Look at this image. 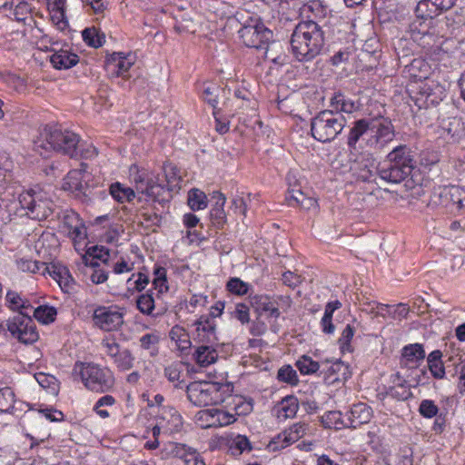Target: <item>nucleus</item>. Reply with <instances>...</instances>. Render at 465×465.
I'll return each instance as SVG.
<instances>
[{"label": "nucleus", "mask_w": 465, "mask_h": 465, "mask_svg": "<svg viewBox=\"0 0 465 465\" xmlns=\"http://www.w3.org/2000/svg\"><path fill=\"white\" fill-rule=\"evenodd\" d=\"M395 137L394 126L389 118L382 116L367 119H360L354 122L351 128L347 145L351 155L359 153L361 148L360 140L365 141L366 145L381 150Z\"/></svg>", "instance_id": "f257e3e1"}, {"label": "nucleus", "mask_w": 465, "mask_h": 465, "mask_svg": "<svg viewBox=\"0 0 465 465\" xmlns=\"http://www.w3.org/2000/svg\"><path fill=\"white\" fill-rule=\"evenodd\" d=\"M325 40V31L322 25L312 20L302 21L291 36L292 54L299 62H311L322 53Z\"/></svg>", "instance_id": "f03ea898"}, {"label": "nucleus", "mask_w": 465, "mask_h": 465, "mask_svg": "<svg viewBox=\"0 0 465 465\" xmlns=\"http://www.w3.org/2000/svg\"><path fill=\"white\" fill-rule=\"evenodd\" d=\"M79 143L80 137L75 133L46 126L34 142V149L44 157H47L51 151H55L71 158H77Z\"/></svg>", "instance_id": "7ed1b4c3"}, {"label": "nucleus", "mask_w": 465, "mask_h": 465, "mask_svg": "<svg viewBox=\"0 0 465 465\" xmlns=\"http://www.w3.org/2000/svg\"><path fill=\"white\" fill-rule=\"evenodd\" d=\"M416 167L415 153L406 144L394 147L379 169V176L389 183H400L409 177Z\"/></svg>", "instance_id": "20e7f679"}, {"label": "nucleus", "mask_w": 465, "mask_h": 465, "mask_svg": "<svg viewBox=\"0 0 465 465\" xmlns=\"http://www.w3.org/2000/svg\"><path fill=\"white\" fill-rule=\"evenodd\" d=\"M244 15L242 12L236 14L237 19L242 24L238 32L241 39L247 47L265 49V56L271 59L268 52L269 43L273 36L272 31L267 28L257 15H250L246 20L242 22ZM272 60L275 61V58H272Z\"/></svg>", "instance_id": "39448f33"}, {"label": "nucleus", "mask_w": 465, "mask_h": 465, "mask_svg": "<svg viewBox=\"0 0 465 465\" xmlns=\"http://www.w3.org/2000/svg\"><path fill=\"white\" fill-rule=\"evenodd\" d=\"M346 125V119L333 110H323L311 121L312 137L322 143L334 140Z\"/></svg>", "instance_id": "423d86ee"}, {"label": "nucleus", "mask_w": 465, "mask_h": 465, "mask_svg": "<svg viewBox=\"0 0 465 465\" xmlns=\"http://www.w3.org/2000/svg\"><path fill=\"white\" fill-rule=\"evenodd\" d=\"M85 388L97 393L109 391L114 385L113 372L108 368H103L92 362H80L74 366Z\"/></svg>", "instance_id": "0eeeda50"}, {"label": "nucleus", "mask_w": 465, "mask_h": 465, "mask_svg": "<svg viewBox=\"0 0 465 465\" xmlns=\"http://www.w3.org/2000/svg\"><path fill=\"white\" fill-rule=\"evenodd\" d=\"M18 202L25 215L33 220H45L53 213V201L40 188L30 189L19 194Z\"/></svg>", "instance_id": "6e6552de"}, {"label": "nucleus", "mask_w": 465, "mask_h": 465, "mask_svg": "<svg viewBox=\"0 0 465 465\" xmlns=\"http://www.w3.org/2000/svg\"><path fill=\"white\" fill-rule=\"evenodd\" d=\"M442 11L436 10L425 2H419L415 8V17L409 25V34L414 42L422 41L425 38H432L435 35L433 28L434 18Z\"/></svg>", "instance_id": "1a4fd4ad"}, {"label": "nucleus", "mask_w": 465, "mask_h": 465, "mask_svg": "<svg viewBox=\"0 0 465 465\" xmlns=\"http://www.w3.org/2000/svg\"><path fill=\"white\" fill-rule=\"evenodd\" d=\"M188 400L195 406H208L223 401L220 382L193 381L185 386Z\"/></svg>", "instance_id": "9d476101"}, {"label": "nucleus", "mask_w": 465, "mask_h": 465, "mask_svg": "<svg viewBox=\"0 0 465 465\" xmlns=\"http://www.w3.org/2000/svg\"><path fill=\"white\" fill-rule=\"evenodd\" d=\"M7 330L20 342L31 344L39 338L36 326L30 314L16 313L6 321Z\"/></svg>", "instance_id": "9b49d317"}, {"label": "nucleus", "mask_w": 465, "mask_h": 465, "mask_svg": "<svg viewBox=\"0 0 465 465\" xmlns=\"http://www.w3.org/2000/svg\"><path fill=\"white\" fill-rule=\"evenodd\" d=\"M431 203L456 213L465 205V191L455 185L439 187L431 195Z\"/></svg>", "instance_id": "f8f14e48"}, {"label": "nucleus", "mask_w": 465, "mask_h": 465, "mask_svg": "<svg viewBox=\"0 0 465 465\" xmlns=\"http://www.w3.org/2000/svg\"><path fill=\"white\" fill-rule=\"evenodd\" d=\"M350 159L354 162L351 167L353 175L362 182H371L376 178L379 170L376 165V161L371 153H359L355 155H351L349 151Z\"/></svg>", "instance_id": "ddd939ff"}, {"label": "nucleus", "mask_w": 465, "mask_h": 465, "mask_svg": "<svg viewBox=\"0 0 465 465\" xmlns=\"http://www.w3.org/2000/svg\"><path fill=\"white\" fill-rule=\"evenodd\" d=\"M81 166V169H74L67 173L62 187L64 191L71 192L75 197L84 199L90 193L87 184L89 174L85 170L86 164L82 163Z\"/></svg>", "instance_id": "4468645a"}, {"label": "nucleus", "mask_w": 465, "mask_h": 465, "mask_svg": "<svg viewBox=\"0 0 465 465\" xmlns=\"http://www.w3.org/2000/svg\"><path fill=\"white\" fill-rule=\"evenodd\" d=\"M93 321L100 329L111 331L124 323L123 313L109 307H98L94 312Z\"/></svg>", "instance_id": "2eb2a0df"}, {"label": "nucleus", "mask_w": 465, "mask_h": 465, "mask_svg": "<svg viewBox=\"0 0 465 465\" xmlns=\"http://www.w3.org/2000/svg\"><path fill=\"white\" fill-rule=\"evenodd\" d=\"M163 428V434L179 432L183 428V418L179 411L171 406H163L155 418Z\"/></svg>", "instance_id": "dca6fc26"}, {"label": "nucleus", "mask_w": 465, "mask_h": 465, "mask_svg": "<svg viewBox=\"0 0 465 465\" xmlns=\"http://www.w3.org/2000/svg\"><path fill=\"white\" fill-rule=\"evenodd\" d=\"M60 228L62 232L74 241L84 239L86 230L79 215L73 211H65L63 214Z\"/></svg>", "instance_id": "f3484780"}, {"label": "nucleus", "mask_w": 465, "mask_h": 465, "mask_svg": "<svg viewBox=\"0 0 465 465\" xmlns=\"http://www.w3.org/2000/svg\"><path fill=\"white\" fill-rule=\"evenodd\" d=\"M420 96L416 98L420 103L419 106L436 105L442 101L444 96V89L441 85L431 82L421 83L419 86Z\"/></svg>", "instance_id": "a211bd4d"}, {"label": "nucleus", "mask_w": 465, "mask_h": 465, "mask_svg": "<svg viewBox=\"0 0 465 465\" xmlns=\"http://www.w3.org/2000/svg\"><path fill=\"white\" fill-rule=\"evenodd\" d=\"M134 64L131 54L114 53L106 60L105 69L112 76H125V74Z\"/></svg>", "instance_id": "6ab92c4d"}, {"label": "nucleus", "mask_w": 465, "mask_h": 465, "mask_svg": "<svg viewBox=\"0 0 465 465\" xmlns=\"http://www.w3.org/2000/svg\"><path fill=\"white\" fill-rule=\"evenodd\" d=\"M170 191L172 190L166 186L163 180L160 177V174L155 175L151 173L146 191L143 192V194H145L153 202L162 203L167 202L171 197Z\"/></svg>", "instance_id": "aec40b11"}, {"label": "nucleus", "mask_w": 465, "mask_h": 465, "mask_svg": "<svg viewBox=\"0 0 465 465\" xmlns=\"http://www.w3.org/2000/svg\"><path fill=\"white\" fill-rule=\"evenodd\" d=\"M170 191L172 190L166 186L163 180L160 177V174L155 175L151 173L146 191L143 192V194H145L153 202L162 203L167 202L171 197Z\"/></svg>", "instance_id": "412c9836"}, {"label": "nucleus", "mask_w": 465, "mask_h": 465, "mask_svg": "<svg viewBox=\"0 0 465 465\" xmlns=\"http://www.w3.org/2000/svg\"><path fill=\"white\" fill-rule=\"evenodd\" d=\"M425 351L419 343L406 345L402 349L400 364L403 368L416 369L423 361Z\"/></svg>", "instance_id": "4be33fe9"}, {"label": "nucleus", "mask_w": 465, "mask_h": 465, "mask_svg": "<svg viewBox=\"0 0 465 465\" xmlns=\"http://www.w3.org/2000/svg\"><path fill=\"white\" fill-rule=\"evenodd\" d=\"M251 303L259 316L265 314L268 318L278 319L281 315L278 306L271 296L254 295L251 298Z\"/></svg>", "instance_id": "5701e85b"}, {"label": "nucleus", "mask_w": 465, "mask_h": 465, "mask_svg": "<svg viewBox=\"0 0 465 465\" xmlns=\"http://www.w3.org/2000/svg\"><path fill=\"white\" fill-rule=\"evenodd\" d=\"M196 326V339L202 343H216V324L214 320L208 316H201L194 323Z\"/></svg>", "instance_id": "b1692460"}, {"label": "nucleus", "mask_w": 465, "mask_h": 465, "mask_svg": "<svg viewBox=\"0 0 465 465\" xmlns=\"http://www.w3.org/2000/svg\"><path fill=\"white\" fill-rule=\"evenodd\" d=\"M405 74L415 82L427 80L431 74V67L422 58H415L405 66Z\"/></svg>", "instance_id": "393cba45"}, {"label": "nucleus", "mask_w": 465, "mask_h": 465, "mask_svg": "<svg viewBox=\"0 0 465 465\" xmlns=\"http://www.w3.org/2000/svg\"><path fill=\"white\" fill-rule=\"evenodd\" d=\"M391 381L392 385L386 391V395L397 401H406L411 397L410 386L407 381L400 375L399 372L391 375Z\"/></svg>", "instance_id": "a878e982"}, {"label": "nucleus", "mask_w": 465, "mask_h": 465, "mask_svg": "<svg viewBox=\"0 0 465 465\" xmlns=\"http://www.w3.org/2000/svg\"><path fill=\"white\" fill-rule=\"evenodd\" d=\"M214 344L202 343L196 346L193 353V361L202 367L214 363L218 359V351L213 347Z\"/></svg>", "instance_id": "bb28decb"}, {"label": "nucleus", "mask_w": 465, "mask_h": 465, "mask_svg": "<svg viewBox=\"0 0 465 465\" xmlns=\"http://www.w3.org/2000/svg\"><path fill=\"white\" fill-rule=\"evenodd\" d=\"M49 275L58 283L65 293H72L75 291L76 282L65 267L53 265L52 271L47 272Z\"/></svg>", "instance_id": "cd10ccee"}, {"label": "nucleus", "mask_w": 465, "mask_h": 465, "mask_svg": "<svg viewBox=\"0 0 465 465\" xmlns=\"http://www.w3.org/2000/svg\"><path fill=\"white\" fill-rule=\"evenodd\" d=\"M212 198L215 200V203L210 211V217L213 226L222 228L226 223V213L223 208L226 197L221 192L216 191L213 193Z\"/></svg>", "instance_id": "c85d7f7f"}, {"label": "nucleus", "mask_w": 465, "mask_h": 465, "mask_svg": "<svg viewBox=\"0 0 465 465\" xmlns=\"http://www.w3.org/2000/svg\"><path fill=\"white\" fill-rule=\"evenodd\" d=\"M5 303L11 311L17 312V313L30 314L33 310L30 302L15 291L6 292Z\"/></svg>", "instance_id": "c756f323"}, {"label": "nucleus", "mask_w": 465, "mask_h": 465, "mask_svg": "<svg viewBox=\"0 0 465 465\" xmlns=\"http://www.w3.org/2000/svg\"><path fill=\"white\" fill-rule=\"evenodd\" d=\"M79 61L77 54L67 50H59L50 56V62L55 69H69Z\"/></svg>", "instance_id": "7c9ffc66"}, {"label": "nucleus", "mask_w": 465, "mask_h": 465, "mask_svg": "<svg viewBox=\"0 0 465 465\" xmlns=\"http://www.w3.org/2000/svg\"><path fill=\"white\" fill-rule=\"evenodd\" d=\"M371 418V409L365 403L354 404L350 412V426L356 428L359 425L365 424Z\"/></svg>", "instance_id": "2f4dec72"}, {"label": "nucleus", "mask_w": 465, "mask_h": 465, "mask_svg": "<svg viewBox=\"0 0 465 465\" xmlns=\"http://www.w3.org/2000/svg\"><path fill=\"white\" fill-rule=\"evenodd\" d=\"M109 256V250L105 247L92 246L88 248L86 254L83 256V261L86 266L94 268L99 266L96 260L107 262Z\"/></svg>", "instance_id": "473e14b6"}, {"label": "nucleus", "mask_w": 465, "mask_h": 465, "mask_svg": "<svg viewBox=\"0 0 465 465\" xmlns=\"http://www.w3.org/2000/svg\"><path fill=\"white\" fill-rule=\"evenodd\" d=\"M195 449L186 446L185 444L177 442H168L164 446L163 454L166 458L175 457L186 463L189 455L193 453Z\"/></svg>", "instance_id": "72a5a7b5"}, {"label": "nucleus", "mask_w": 465, "mask_h": 465, "mask_svg": "<svg viewBox=\"0 0 465 465\" xmlns=\"http://www.w3.org/2000/svg\"><path fill=\"white\" fill-rule=\"evenodd\" d=\"M299 409L297 398L287 396L283 398L278 404L277 415L279 418L289 419L293 418Z\"/></svg>", "instance_id": "f704fd0d"}, {"label": "nucleus", "mask_w": 465, "mask_h": 465, "mask_svg": "<svg viewBox=\"0 0 465 465\" xmlns=\"http://www.w3.org/2000/svg\"><path fill=\"white\" fill-rule=\"evenodd\" d=\"M331 106L339 114H351L357 109L355 103L341 93L335 94L331 99Z\"/></svg>", "instance_id": "c9c22d12"}, {"label": "nucleus", "mask_w": 465, "mask_h": 465, "mask_svg": "<svg viewBox=\"0 0 465 465\" xmlns=\"http://www.w3.org/2000/svg\"><path fill=\"white\" fill-rule=\"evenodd\" d=\"M110 193L119 203H130L135 197V193L132 188L126 187L120 183H114L110 186Z\"/></svg>", "instance_id": "e433bc0d"}, {"label": "nucleus", "mask_w": 465, "mask_h": 465, "mask_svg": "<svg viewBox=\"0 0 465 465\" xmlns=\"http://www.w3.org/2000/svg\"><path fill=\"white\" fill-rule=\"evenodd\" d=\"M182 373L181 362H173L164 368V376L170 382L173 383V386L177 389H183L186 386L185 382L181 380Z\"/></svg>", "instance_id": "4c0bfd02"}, {"label": "nucleus", "mask_w": 465, "mask_h": 465, "mask_svg": "<svg viewBox=\"0 0 465 465\" xmlns=\"http://www.w3.org/2000/svg\"><path fill=\"white\" fill-rule=\"evenodd\" d=\"M163 180L168 188L173 190L178 187L181 176L178 168L173 163H164L163 166Z\"/></svg>", "instance_id": "58836bf2"}, {"label": "nucleus", "mask_w": 465, "mask_h": 465, "mask_svg": "<svg viewBox=\"0 0 465 465\" xmlns=\"http://www.w3.org/2000/svg\"><path fill=\"white\" fill-rule=\"evenodd\" d=\"M34 317L44 324H49L55 320L57 311L53 306L41 305L31 311Z\"/></svg>", "instance_id": "ea45409f"}, {"label": "nucleus", "mask_w": 465, "mask_h": 465, "mask_svg": "<svg viewBox=\"0 0 465 465\" xmlns=\"http://www.w3.org/2000/svg\"><path fill=\"white\" fill-rule=\"evenodd\" d=\"M187 203L193 211L203 210L207 207V197L199 189H192L188 193Z\"/></svg>", "instance_id": "a19ab883"}, {"label": "nucleus", "mask_w": 465, "mask_h": 465, "mask_svg": "<svg viewBox=\"0 0 465 465\" xmlns=\"http://www.w3.org/2000/svg\"><path fill=\"white\" fill-rule=\"evenodd\" d=\"M82 36L86 45L89 46L98 48L105 42V35L100 33L96 28H85L82 32Z\"/></svg>", "instance_id": "79ce46f5"}, {"label": "nucleus", "mask_w": 465, "mask_h": 465, "mask_svg": "<svg viewBox=\"0 0 465 465\" xmlns=\"http://www.w3.org/2000/svg\"><path fill=\"white\" fill-rule=\"evenodd\" d=\"M169 334L170 338L176 341L181 351H185L191 348L192 342L184 329L179 326H174L172 328Z\"/></svg>", "instance_id": "37998d69"}, {"label": "nucleus", "mask_w": 465, "mask_h": 465, "mask_svg": "<svg viewBox=\"0 0 465 465\" xmlns=\"http://www.w3.org/2000/svg\"><path fill=\"white\" fill-rule=\"evenodd\" d=\"M322 422L325 428L335 430H341V428L348 426L342 420L341 412L337 411L326 412L322 418Z\"/></svg>", "instance_id": "c03bdc74"}, {"label": "nucleus", "mask_w": 465, "mask_h": 465, "mask_svg": "<svg viewBox=\"0 0 465 465\" xmlns=\"http://www.w3.org/2000/svg\"><path fill=\"white\" fill-rule=\"evenodd\" d=\"M18 268L23 272H29L32 273H41L43 275L49 272V267L45 262H39L32 260L21 259L17 262Z\"/></svg>", "instance_id": "a18cd8bd"}, {"label": "nucleus", "mask_w": 465, "mask_h": 465, "mask_svg": "<svg viewBox=\"0 0 465 465\" xmlns=\"http://www.w3.org/2000/svg\"><path fill=\"white\" fill-rule=\"evenodd\" d=\"M138 310L146 315H152L155 308L154 299L153 297V291L149 290L147 292L141 294L136 301Z\"/></svg>", "instance_id": "49530a36"}, {"label": "nucleus", "mask_w": 465, "mask_h": 465, "mask_svg": "<svg viewBox=\"0 0 465 465\" xmlns=\"http://www.w3.org/2000/svg\"><path fill=\"white\" fill-rule=\"evenodd\" d=\"M285 430L287 436H283L292 444L307 434L309 425L305 422H297Z\"/></svg>", "instance_id": "de8ad7c7"}, {"label": "nucleus", "mask_w": 465, "mask_h": 465, "mask_svg": "<svg viewBox=\"0 0 465 465\" xmlns=\"http://www.w3.org/2000/svg\"><path fill=\"white\" fill-rule=\"evenodd\" d=\"M295 365L300 372L304 375L315 373L320 368L319 363L307 355H302Z\"/></svg>", "instance_id": "09e8293b"}, {"label": "nucleus", "mask_w": 465, "mask_h": 465, "mask_svg": "<svg viewBox=\"0 0 465 465\" xmlns=\"http://www.w3.org/2000/svg\"><path fill=\"white\" fill-rule=\"evenodd\" d=\"M134 357L128 349H123L121 353L114 360L119 371H125L133 368Z\"/></svg>", "instance_id": "8fccbe9b"}, {"label": "nucleus", "mask_w": 465, "mask_h": 465, "mask_svg": "<svg viewBox=\"0 0 465 465\" xmlns=\"http://www.w3.org/2000/svg\"><path fill=\"white\" fill-rule=\"evenodd\" d=\"M35 379L37 383L44 389L49 390L51 393H56L58 391L57 380L54 376L39 372L35 374Z\"/></svg>", "instance_id": "3c124183"}, {"label": "nucleus", "mask_w": 465, "mask_h": 465, "mask_svg": "<svg viewBox=\"0 0 465 465\" xmlns=\"http://www.w3.org/2000/svg\"><path fill=\"white\" fill-rule=\"evenodd\" d=\"M15 401V393L11 388L5 387L0 390V411H11L14 409Z\"/></svg>", "instance_id": "603ef678"}, {"label": "nucleus", "mask_w": 465, "mask_h": 465, "mask_svg": "<svg viewBox=\"0 0 465 465\" xmlns=\"http://www.w3.org/2000/svg\"><path fill=\"white\" fill-rule=\"evenodd\" d=\"M159 337L153 333H146L140 338V345L143 350L150 351L151 356H155L158 353L157 344Z\"/></svg>", "instance_id": "864d4df0"}, {"label": "nucleus", "mask_w": 465, "mask_h": 465, "mask_svg": "<svg viewBox=\"0 0 465 465\" xmlns=\"http://www.w3.org/2000/svg\"><path fill=\"white\" fill-rule=\"evenodd\" d=\"M214 414L215 428L227 426L236 420L235 415L220 409H213Z\"/></svg>", "instance_id": "5fc2aeb1"}, {"label": "nucleus", "mask_w": 465, "mask_h": 465, "mask_svg": "<svg viewBox=\"0 0 465 465\" xmlns=\"http://www.w3.org/2000/svg\"><path fill=\"white\" fill-rule=\"evenodd\" d=\"M226 287L230 292L236 295H244L249 291V284L237 277L231 278L228 281Z\"/></svg>", "instance_id": "6e6d98bb"}, {"label": "nucleus", "mask_w": 465, "mask_h": 465, "mask_svg": "<svg viewBox=\"0 0 465 465\" xmlns=\"http://www.w3.org/2000/svg\"><path fill=\"white\" fill-rule=\"evenodd\" d=\"M328 371L330 374L337 375L335 380H347L351 374L349 365L340 360L333 362Z\"/></svg>", "instance_id": "4d7b16f0"}, {"label": "nucleus", "mask_w": 465, "mask_h": 465, "mask_svg": "<svg viewBox=\"0 0 465 465\" xmlns=\"http://www.w3.org/2000/svg\"><path fill=\"white\" fill-rule=\"evenodd\" d=\"M196 420L202 428H215L213 409L203 410L197 412Z\"/></svg>", "instance_id": "13d9d810"}, {"label": "nucleus", "mask_w": 465, "mask_h": 465, "mask_svg": "<svg viewBox=\"0 0 465 465\" xmlns=\"http://www.w3.org/2000/svg\"><path fill=\"white\" fill-rule=\"evenodd\" d=\"M102 349L104 353L114 360L122 351L120 345L110 338L104 339L101 343Z\"/></svg>", "instance_id": "bf43d9fd"}, {"label": "nucleus", "mask_w": 465, "mask_h": 465, "mask_svg": "<svg viewBox=\"0 0 465 465\" xmlns=\"http://www.w3.org/2000/svg\"><path fill=\"white\" fill-rule=\"evenodd\" d=\"M278 379L281 381L287 382L290 384H296L298 382V377L296 371L292 366L286 365L282 367L278 371Z\"/></svg>", "instance_id": "052dcab7"}, {"label": "nucleus", "mask_w": 465, "mask_h": 465, "mask_svg": "<svg viewBox=\"0 0 465 465\" xmlns=\"http://www.w3.org/2000/svg\"><path fill=\"white\" fill-rule=\"evenodd\" d=\"M419 411L424 418L430 419L437 416L439 408L433 401L423 400L420 404Z\"/></svg>", "instance_id": "680f3d73"}, {"label": "nucleus", "mask_w": 465, "mask_h": 465, "mask_svg": "<svg viewBox=\"0 0 465 465\" xmlns=\"http://www.w3.org/2000/svg\"><path fill=\"white\" fill-rule=\"evenodd\" d=\"M220 91V87L216 84H211L204 86L203 90V98L209 104H211L213 108L216 107L217 104V97L218 93Z\"/></svg>", "instance_id": "e2e57ef3"}, {"label": "nucleus", "mask_w": 465, "mask_h": 465, "mask_svg": "<svg viewBox=\"0 0 465 465\" xmlns=\"http://www.w3.org/2000/svg\"><path fill=\"white\" fill-rule=\"evenodd\" d=\"M353 335L354 329L350 324H348L342 331L341 335L339 339L340 347L342 351H349L351 350L350 341L352 339Z\"/></svg>", "instance_id": "0e129e2a"}, {"label": "nucleus", "mask_w": 465, "mask_h": 465, "mask_svg": "<svg viewBox=\"0 0 465 465\" xmlns=\"http://www.w3.org/2000/svg\"><path fill=\"white\" fill-rule=\"evenodd\" d=\"M134 277H137L136 280L134 281V289L136 292L143 291L146 286L149 284V277L143 272H138L137 274H132V276L127 280V283H131Z\"/></svg>", "instance_id": "69168bd1"}, {"label": "nucleus", "mask_w": 465, "mask_h": 465, "mask_svg": "<svg viewBox=\"0 0 465 465\" xmlns=\"http://www.w3.org/2000/svg\"><path fill=\"white\" fill-rule=\"evenodd\" d=\"M283 435L287 436L286 430H283L282 432L279 433L277 436L272 438L268 444V448L271 450L275 451L281 449H284L287 446L291 445V442H289L288 439H285Z\"/></svg>", "instance_id": "338daca9"}, {"label": "nucleus", "mask_w": 465, "mask_h": 465, "mask_svg": "<svg viewBox=\"0 0 465 465\" xmlns=\"http://www.w3.org/2000/svg\"><path fill=\"white\" fill-rule=\"evenodd\" d=\"M150 178L151 174L149 175L145 172H137L136 173L133 174L135 189L138 193H143V192L146 191V186Z\"/></svg>", "instance_id": "774afa93"}]
</instances>
